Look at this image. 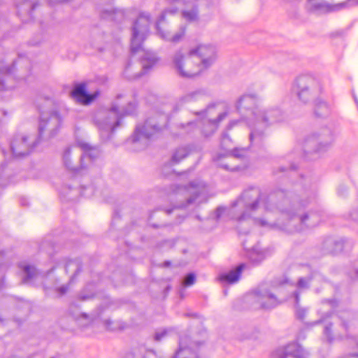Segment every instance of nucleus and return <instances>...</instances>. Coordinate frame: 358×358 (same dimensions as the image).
I'll list each match as a JSON object with an SVG mask.
<instances>
[{"instance_id":"nucleus-1","label":"nucleus","mask_w":358,"mask_h":358,"mask_svg":"<svg viewBox=\"0 0 358 358\" xmlns=\"http://www.w3.org/2000/svg\"><path fill=\"white\" fill-rule=\"evenodd\" d=\"M285 199L287 201H284L282 206L278 207L280 217L276 222L271 223L264 219H255V223L260 227L293 234L315 227L322 221L321 213L304 211L315 199V194L312 191L303 189L299 194L287 193Z\"/></svg>"},{"instance_id":"nucleus-2","label":"nucleus","mask_w":358,"mask_h":358,"mask_svg":"<svg viewBox=\"0 0 358 358\" xmlns=\"http://www.w3.org/2000/svg\"><path fill=\"white\" fill-rule=\"evenodd\" d=\"M137 101L127 94H118L108 110L97 111L93 118L100 136L103 141L110 139L115 129L122 124V119L136 114Z\"/></svg>"},{"instance_id":"nucleus-3","label":"nucleus","mask_w":358,"mask_h":358,"mask_svg":"<svg viewBox=\"0 0 358 358\" xmlns=\"http://www.w3.org/2000/svg\"><path fill=\"white\" fill-rule=\"evenodd\" d=\"M287 193L282 189H277L265 194L261 192L260 189L256 187H251L243 191L241 196L234 202L232 210L236 206L243 208L241 214L236 217L237 221L245 220L250 216V213L256 210L261 203L266 211H278L279 206H282L285 199Z\"/></svg>"},{"instance_id":"nucleus-4","label":"nucleus","mask_w":358,"mask_h":358,"mask_svg":"<svg viewBox=\"0 0 358 358\" xmlns=\"http://www.w3.org/2000/svg\"><path fill=\"white\" fill-rule=\"evenodd\" d=\"M206 194L204 182L192 181L187 185H172L169 195L171 200L176 201L174 208H183L192 204L201 203Z\"/></svg>"},{"instance_id":"nucleus-5","label":"nucleus","mask_w":358,"mask_h":358,"mask_svg":"<svg viewBox=\"0 0 358 358\" xmlns=\"http://www.w3.org/2000/svg\"><path fill=\"white\" fill-rule=\"evenodd\" d=\"M284 118V113L278 107L260 110L250 127V141L251 144L261 146L266 137L267 127L282 122Z\"/></svg>"},{"instance_id":"nucleus-6","label":"nucleus","mask_w":358,"mask_h":358,"mask_svg":"<svg viewBox=\"0 0 358 358\" xmlns=\"http://www.w3.org/2000/svg\"><path fill=\"white\" fill-rule=\"evenodd\" d=\"M166 125L167 117L164 115L150 117L143 125H137L130 139L131 142L136 145L134 150L146 148L148 141L157 137Z\"/></svg>"},{"instance_id":"nucleus-7","label":"nucleus","mask_w":358,"mask_h":358,"mask_svg":"<svg viewBox=\"0 0 358 358\" xmlns=\"http://www.w3.org/2000/svg\"><path fill=\"white\" fill-rule=\"evenodd\" d=\"M287 283V280L273 281L271 290L265 285H262L254 291L255 300L262 308L270 309L276 307L287 299L284 294V285Z\"/></svg>"},{"instance_id":"nucleus-8","label":"nucleus","mask_w":358,"mask_h":358,"mask_svg":"<svg viewBox=\"0 0 358 358\" xmlns=\"http://www.w3.org/2000/svg\"><path fill=\"white\" fill-rule=\"evenodd\" d=\"M334 141V135L329 128H322L319 131L308 136L303 143V159H315L320 152L327 150Z\"/></svg>"},{"instance_id":"nucleus-9","label":"nucleus","mask_w":358,"mask_h":358,"mask_svg":"<svg viewBox=\"0 0 358 358\" xmlns=\"http://www.w3.org/2000/svg\"><path fill=\"white\" fill-rule=\"evenodd\" d=\"M300 101L307 103L322 92V87L320 82L314 77L303 75L299 76L293 87Z\"/></svg>"},{"instance_id":"nucleus-10","label":"nucleus","mask_w":358,"mask_h":358,"mask_svg":"<svg viewBox=\"0 0 358 358\" xmlns=\"http://www.w3.org/2000/svg\"><path fill=\"white\" fill-rule=\"evenodd\" d=\"M151 16L148 13H141L132 27L131 52L135 54L142 49L143 42L149 34Z\"/></svg>"},{"instance_id":"nucleus-11","label":"nucleus","mask_w":358,"mask_h":358,"mask_svg":"<svg viewBox=\"0 0 358 358\" xmlns=\"http://www.w3.org/2000/svg\"><path fill=\"white\" fill-rule=\"evenodd\" d=\"M259 97L256 94H245L237 101L236 109L250 128L260 110L258 103Z\"/></svg>"},{"instance_id":"nucleus-12","label":"nucleus","mask_w":358,"mask_h":358,"mask_svg":"<svg viewBox=\"0 0 358 358\" xmlns=\"http://www.w3.org/2000/svg\"><path fill=\"white\" fill-rule=\"evenodd\" d=\"M173 62L178 73L183 78H194L205 70L198 64L194 56H190L189 53L185 57L180 50L175 54Z\"/></svg>"},{"instance_id":"nucleus-13","label":"nucleus","mask_w":358,"mask_h":358,"mask_svg":"<svg viewBox=\"0 0 358 358\" xmlns=\"http://www.w3.org/2000/svg\"><path fill=\"white\" fill-rule=\"evenodd\" d=\"M62 118L57 111H52L48 114L41 113L38 125V137L40 138L45 131L50 132V136L55 135L60 128Z\"/></svg>"},{"instance_id":"nucleus-14","label":"nucleus","mask_w":358,"mask_h":358,"mask_svg":"<svg viewBox=\"0 0 358 358\" xmlns=\"http://www.w3.org/2000/svg\"><path fill=\"white\" fill-rule=\"evenodd\" d=\"M189 55L194 56L201 67L206 69L215 61L216 50L211 45H200L190 50Z\"/></svg>"},{"instance_id":"nucleus-15","label":"nucleus","mask_w":358,"mask_h":358,"mask_svg":"<svg viewBox=\"0 0 358 358\" xmlns=\"http://www.w3.org/2000/svg\"><path fill=\"white\" fill-rule=\"evenodd\" d=\"M38 141L31 144L28 143V137L22 135H17L10 143V150L14 157H24L29 155L34 150Z\"/></svg>"},{"instance_id":"nucleus-16","label":"nucleus","mask_w":358,"mask_h":358,"mask_svg":"<svg viewBox=\"0 0 358 358\" xmlns=\"http://www.w3.org/2000/svg\"><path fill=\"white\" fill-rule=\"evenodd\" d=\"M78 145L83 151L80 160L81 166L83 167L84 175L88 169H91L93 162L99 157L100 150L97 147L92 146L90 143L86 142H79Z\"/></svg>"},{"instance_id":"nucleus-17","label":"nucleus","mask_w":358,"mask_h":358,"mask_svg":"<svg viewBox=\"0 0 358 358\" xmlns=\"http://www.w3.org/2000/svg\"><path fill=\"white\" fill-rule=\"evenodd\" d=\"M178 12L177 8H168L165 9L162 14L160 15L158 21L156 23V29L157 30L158 34L164 40L171 41L172 42L176 43L181 40V38L184 36L185 31H186V27L184 25H182L180 27L179 31L174 34L173 36H171L169 33H166L163 31L159 25L162 22H163L165 20V17L166 15H174Z\"/></svg>"},{"instance_id":"nucleus-18","label":"nucleus","mask_w":358,"mask_h":358,"mask_svg":"<svg viewBox=\"0 0 358 358\" xmlns=\"http://www.w3.org/2000/svg\"><path fill=\"white\" fill-rule=\"evenodd\" d=\"M323 247L327 252L337 255L342 252L350 251L352 248V243L343 238L336 239L329 237L324 241Z\"/></svg>"},{"instance_id":"nucleus-19","label":"nucleus","mask_w":358,"mask_h":358,"mask_svg":"<svg viewBox=\"0 0 358 358\" xmlns=\"http://www.w3.org/2000/svg\"><path fill=\"white\" fill-rule=\"evenodd\" d=\"M246 150L243 148H234L226 154H218L213 157V161L217 162V165L225 170L234 171L236 167L229 166V160L232 158L242 159L245 156Z\"/></svg>"},{"instance_id":"nucleus-20","label":"nucleus","mask_w":358,"mask_h":358,"mask_svg":"<svg viewBox=\"0 0 358 358\" xmlns=\"http://www.w3.org/2000/svg\"><path fill=\"white\" fill-rule=\"evenodd\" d=\"M71 96L76 101L82 104H89L94 99V96L87 92L85 83L76 85L71 92Z\"/></svg>"},{"instance_id":"nucleus-21","label":"nucleus","mask_w":358,"mask_h":358,"mask_svg":"<svg viewBox=\"0 0 358 358\" xmlns=\"http://www.w3.org/2000/svg\"><path fill=\"white\" fill-rule=\"evenodd\" d=\"M227 115V112L225 111L220 113L216 119L205 118L203 120L202 134L206 137L212 135L217 130L218 124L223 120Z\"/></svg>"},{"instance_id":"nucleus-22","label":"nucleus","mask_w":358,"mask_h":358,"mask_svg":"<svg viewBox=\"0 0 358 358\" xmlns=\"http://www.w3.org/2000/svg\"><path fill=\"white\" fill-rule=\"evenodd\" d=\"M245 267L244 264H240L234 270L228 273H222L219 276V280L222 283L234 284L237 282L241 277L242 271Z\"/></svg>"},{"instance_id":"nucleus-23","label":"nucleus","mask_w":358,"mask_h":358,"mask_svg":"<svg viewBox=\"0 0 358 358\" xmlns=\"http://www.w3.org/2000/svg\"><path fill=\"white\" fill-rule=\"evenodd\" d=\"M71 148H66L62 154V160L65 167L71 171L74 175H83V167L81 165L79 167H76L73 165L71 159Z\"/></svg>"},{"instance_id":"nucleus-24","label":"nucleus","mask_w":358,"mask_h":358,"mask_svg":"<svg viewBox=\"0 0 358 358\" xmlns=\"http://www.w3.org/2000/svg\"><path fill=\"white\" fill-rule=\"evenodd\" d=\"M15 69V64L11 66H0V85L2 89L8 90L13 87V85H7L6 82L13 80V72Z\"/></svg>"},{"instance_id":"nucleus-25","label":"nucleus","mask_w":358,"mask_h":358,"mask_svg":"<svg viewBox=\"0 0 358 358\" xmlns=\"http://www.w3.org/2000/svg\"><path fill=\"white\" fill-rule=\"evenodd\" d=\"M353 315L350 311H345L341 313L338 315V318L341 320V326L344 329L345 334L343 335L336 334V337L339 339L348 338H349V322L352 319Z\"/></svg>"},{"instance_id":"nucleus-26","label":"nucleus","mask_w":358,"mask_h":358,"mask_svg":"<svg viewBox=\"0 0 358 358\" xmlns=\"http://www.w3.org/2000/svg\"><path fill=\"white\" fill-rule=\"evenodd\" d=\"M65 271L66 273L72 272L73 275L70 279V282H72L75 277L81 271L82 264L80 259H71L66 262L64 266Z\"/></svg>"},{"instance_id":"nucleus-27","label":"nucleus","mask_w":358,"mask_h":358,"mask_svg":"<svg viewBox=\"0 0 358 358\" xmlns=\"http://www.w3.org/2000/svg\"><path fill=\"white\" fill-rule=\"evenodd\" d=\"M19 267L23 271L24 276L23 277V282L24 283H31L35 279L38 273L36 268L31 265H27L24 262L19 264Z\"/></svg>"},{"instance_id":"nucleus-28","label":"nucleus","mask_w":358,"mask_h":358,"mask_svg":"<svg viewBox=\"0 0 358 358\" xmlns=\"http://www.w3.org/2000/svg\"><path fill=\"white\" fill-rule=\"evenodd\" d=\"M331 112V106L321 100H316L315 102L314 113L317 117H327Z\"/></svg>"},{"instance_id":"nucleus-29","label":"nucleus","mask_w":358,"mask_h":358,"mask_svg":"<svg viewBox=\"0 0 358 358\" xmlns=\"http://www.w3.org/2000/svg\"><path fill=\"white\" fill-rule=\"evenodd\" d=\"M191 152L189 146H181L178 148L173 153L171 163L176 164L179 163L181 160L187 157Z\"/></svg>"},{"instance_id":"nucleus-30","label":"nucleus","mask_w":358,"mask_h":358,"mask_svg":"<svg viewBox=\"0 0 358 358\" xmlns=\"http://www.w3.org/2000/svg\"><path fill=\"white\" fill-rule=\"evenodd\" d=\"M206 95V92L203 90H197L194 92L187 93L180 98V102L181 104L196 101Z\"/></svg>"},{"instance_id":"nucleus-31","label":"nucleus","mask_w":358,"mask_h":358,"mask_svg":"<svg viewBox=\"0 0 358 358\" xmlns=\"http://www.w3.org/2000/svg\"><path fill=\"white\" fill-rule=\"evenodd\" d=\"M348 5L357 6L358 0H347L346 1L340 3H338L336 5H333V6H329L326 3H320V4L315 6V8L320 9V8H323L325 7V8H327V10L328 11H336V10H341V9L346 7Z\"/></svg>"},{"instance_id":"nucleus-32","label":"nucleus","mask_w":358,"mask_h":358,"mask_svg":"<svg viewBox=\"0 0 358 358\" xmlns=\"http://www.w3.org/2000/svg\"><path fill=\"white\" fill-rule=\"evenodd\" d=\"M157 58L153 55H148L146 57L141 58L142 71L131 78H138L143 74L146 73L157 62Z\"/></svg>"},{"instance_id":"nucleus-33","label":"nucleus","mask_w":358,"mask_h":358,"mask_svg":"<svg viewBox=\"0 0 358 358\" xmlns=\"http://www.w3.org/2000/svg\"><path fill=\"white\" fill-rule=\"evenodd\" d=\"M182 15L187 21L195 22L199 18V10L197 6H194L191 10H185L182 12Z\"/></svg>"},{"instance_id":"nucleus-34","label":"nucleus","mask_w":358,"mask_h":358,"mask_svg":"<svg viewBox=\"0 0 358 358\" xmlns=\"http://www.w3.org/2000/svg\"><path fill=\"white\" fill-rule=\"evenodd\" d=\"M298 346L296 344H289L283 349V355H279L280 358H299Z\"/></svg>"},{"instance_id":"nucleus-35","label":"nucleus","mask_w":358,"mask_h":358,"mask_svg":"<svg viewBox=\"0 0 358 358\" xmlns=\"http://www.w3.org/2000/svg\"><path fill=\"white\" fill-rule=\"evenodd\" d=\"M332 326H333L332 323H329V324H326L324 328V331H323L324 335L325 336L327 341L329 343H332L335 339V338L333 336Z\"/></svg>"},{"instance_id":"nucleus-36","label":"nucleus","mask_w":358,"mask_h":358,"mask_svg":"<svg viewBox=\"0 0 358 358\" xmlns=\"http://www.w3.org/2000/svg\"><path fill=\"white\" fill-rule=\"evenodd\" d=\"M312 276L300 278L297 282V287L299 289H307L309 287V284L312 280Z\"/></svg>"},{"instance_id":"nucleus-37","label":"nucleus","mask_w":358,"mask_h":358,"mask_svg":"<svg viewBox=\"0 0 358 358\" xmlns=\"http://www.w3.org/2000/svg\"><path fill=\"white\" fill-rule=\"evenodd\" d=\"M107 13H108V17H110V19L111 20H121L122 18L124 17V12L121 10H110V11H107Z\"/></svg>"},{"instance_id":"nucleus-38","label":"nucleus","mask_w":358,"mask_h":358,"mask_svg":"<svg viewBox=\"0 0 358 358\" xmlns=\"http://www.w3.org/2000/svg\"><path fill=\"white\" fill-rule=\"evenodd\" d=\"M95 189L93 185H88L87 187H81V194L85 197L90 198L94 194Z\"/></svg>"},{"instance_id":"nucleus-39","label":"nucleus","mask_w":358,"mask_h":358,"mask_svg":"<svg viewBox=\"0 0 358 358\" xmlns=\"http://www.w3.org/2000/svg\"><path fill=\"white\" fill-rule=\"evenodd\" d=\"M195 281V275L194 273H189L184 279L183 284L185 286H190L194 284Z\"/></svg>"},{"instance_id":"nucleus-40","label":"nucleus","mask_w":358,"mask_h":358,"mask_svg":"<svg viewBox=\"0 0 358 358\" xmlns=\"http://www.w3.org/2000/svg\"><path fill=\"white\" fill-rule=\"evenodd\" d=\"M3 257V252H0V262L1 261V259ZM5 265L3 263L0 262V287L2 285L3 280L4 278V270H5Z\"/></svg>"},{"instance_id":"nucleus-41","label":"nucleus","mask_w":358,"mask_h":358,"mask_svg":"<svg viewBox=\"0 0 358 358\" xmlns=\"http://www.w3.org/2000/svg\"><path fill=\"white\" fill-rule=\"evenodd\" d=\"M306 313V310L304 308H299L296 310V315L297 318L301 320H303L304 319Z\"/></svg>"},{"instance_id":"nucleus-42","label":"nucleus","mask_w":358,"mask_h":358,"mask_svg":"<svg viewBox=\"0 0 358 358\" xmlns=\"http://www.w3.org/2000/svg\"><path fill=\"white\" fill-rule=\"evenodd\" d=\"M24 4L26 5L27 7L28 8L29 15L31 16L32 11L34 10V8L37 6V4L28 2L27 0L24 1Z\"/></svg>"},{"instance_id":"nucleus-43","label":"nucleus","mask_w":358,"mask_h":358,"mask_svg":"<svg viewBox=\"0 0 358 358\" xmlns=\"http://www.w3.org/2000/svg\"><path fill=\"white\" fill-rule=\"evenodd\" d=\"M167 332L166 330H163L161 332H157L155 335V340L156 341H159L166 335Z\"/></svg>"},{"instance_id":"nucleus-44","label":"nucleus","mask_w":358,"mask_h":358,"mask_svg":"<svg viewBox=\"0 0 358 358\" xmlns=\"http://www.w3.org/2000/svg\"><path fill=\"white\" fill-rule=\"evenodd\" d=\"M224 210H225L224 208H223V207H217L216 210H215L216 218L219 219L222 216V215L224 212Z\"/></svg>"},{"instance_id":"nucleus-45","label":"nucleus","mask_w":358,"mask_h":358,"mask_svg":"<svg viewBox=\"0 0 358 358\" xmlns=\"http://www.w3.org/2000/svg\"><path fill=\"white\" fill-rule=\"evenodd\" d=\"M346 192H347V189L345 187L343 186H340L338 188V190H337V192H338V194L340 196H345V194H346Z\"/></svg>"},{"instance_id":"nucleus-46","label":"nucleus","mask_w":358,"mask_h":358,"mask_svg":"<svg viewBox=\"0 0 358 358\" xmlns=\"http://www.w3.org/2000/svg\"><path fill=\"white\" fill-rule=\"evenodd\" d=\"M68 289H69L68 285H62V286L59 287V288H57V292L61 295H63L68 291Z\"/></svg>"},{"instance_id":"nucleus-47","label":"nucleus","mask_w":358,"mask_h":358,"mask_svg":"<svg viewBox=\"0 0 358 358\" xmlns=\"http://www.w3.org/2000/svg\"><path fill=\"white\" fill-rule=\"evenodd\" d=\"M299 291H295L293 292V296L294 297V300H295V304L297 306L299 305Z\"/></svg>"},{"instance_id":"nucleus-48","label":"nucleus","mask_w":358,"mask_h":358,"mask_svg":"<svg viewBox=\"0 0 358 358\" xmlns=\"http://www.w3.org/2000/svg\"><path fill=\"white\" fill-rule=\"evenodd\" d=\"M227 141H230V138H229V135L227 134L224 133L222 137L221 145H225Z\"/></svg>"},{"instance_id":"nucleus-49","label":"nucleus","mask_w":358,"mask_h":358,"mask_svg":"<svg viewBox=\"0 0 358 358\" xmlns=\"http://www.w3.org/2000/svg\"><path fill=\"white\" fill-rule=\"evenodd\" d=\"M215 107L214 104L209 105L206 109L204 110L201 111L200 113H198V114H206L208 112H209L213 108Z\"/></svg>"},{"instance_id":"nucleus-50","label":"nucleus","mask_w":358,"mask_h":358,"mask_svg":"<svg viewBox=\"0 0 358 358\" xmlns=\"http://www.w3.org/2000/svg\"><path fill=\"white\" fill-rule=\"evenodd\" d=\"M112 323H113L112 321H110V320H106L105 321V325H106V328L108 329L113 330V329L110 328V324H112Z\"/></svg>"},{"instance_id":"nucleus-51","label":"nucleus","mask_w":358,"mask_h":358,"mask_svg":"<svg viewBox=\"0 0 358 358\" xmlns=\"http://www.w3.org/2000/svg\"><path fill=\"white\" fill-rule=\"evenodd\" d=\"M347 358H358V353L350 354Z\"/></svg>"},{"instance_id":"nucleus-52","label":"nucleus","mask_w":358,"mask_h":358,"mask_svg":"<svg viewBox=\"0 0 358 358\" xmlns=\"http://www.w3.org/2000/svg\"><path fill=\"white\" fill-rule=\"evenodd\" d=\"M355 274H356V275H355V277H352V276H351V278H352V280H357V279H358V268H357V269H355Z\"/></svg>"},{"instance_id":"nucleus-53","label":"nucleus","mask_w":358,"mask_h":358,"mask_svg":"<svg viewBox=\"0 0 358 358\" xmlns=\"http://www.w3.org/2000/svg\"><path fill=\"white\" fill-rule=\"evenodd\" d=\"M170 264H171V262H169V261H166L164 262V266H169Z\"/></svg>"},{"instance_id":"nucleus-54","label":"nucleus","mask_w":358,"mask_h":358,"mask_svg":"<svg viewBox=\"0 0 358 358\" xmlns=\"http://www.w3.org/2000/svg\"><path fill=\"white\" fill-rule=\"evenodd\" d=\"M80 298H81V299H82V300H85V299H89V298H90V296H85V295H82V296H80Z\"/></svg>"},{"instance_id":"nucleus-55","label":"nucleus","mask_w":358,"mask_h":358,"mask_svg":"<svg viewBox=\"0 0 358 358\" xmlns=\"http://www.w3.org/2000/svg\"><path fill=\"white\" fill-rule=\"evenodd\" d=\"M116 217H120V215H119V214H118V213H117V212H115V214H114V216H113V220H115Z\"/></svg>"},{"instance_id":"nucleus-56","label":"nucleus","mask_w":358,"mask_h":358,"mask_svg":"<svg viewBox=\"0 0 358 358\" xmlns=\"http://www.w3.org/2000/svg\"><path fill=\"white\" fill-rule=\"evenodd\" d=\"M294 168H295V167H294V165H292V166H291V169H292V176H293V175H294V174H295V172H294Z\"/></svg>"},{"instance_id":"nucleus-57","label":"nucleus","mask_w":358,"mask_h":358,"mask_svg":"<svg viewBox=\"0 0 358 358\" xmlns=\"http://www.w3.org/2000/svg\"><path fill=\"white\" fill-rule=\"evenodd\" d=\"M167 214H170L172 212V209H168L166 210Z\"/></svg>"},{"instance_id":"nucleus-58","label":"nucleus","mask_w":358,"mask_h":358,"mask_svg":"<svg viewBox=\"0 0 358 358\" xmlns=\"http://www.w3.org/2000/svg\"><path fill=\"white\" fill-rule=\"evenodd\" d=\"M234 124L235 122H230V124H229V127L231 128Z\"/></svg>"},{"instance_id":"nucleus-59","label":"nucleus","mask_w":358,"mask_h":358,"mask_svg":"<svg viewBox=\"0 0 358 358\" xmlns=\"http://www.w3.org/2000/svg\"><path fill=\"white\" fill-rule=\"evenodd\" d=\"M20 203L22 205H25V201H24V199H21Z\"/></svg>"},{"instance_id":"nucleus-60","label":"nucleus","mask_w":358,"mask_h":358,"mask_svg":"<svg viewBox=\"0 0 358 358\" xmlns=\"http://www.w3.org/2000/svg\"><path fill=\"white\" fill-rule=\"evenodd\" d=\"M280 171L283 172V171H285V168H284V167H282V168L280 169Z\"/></svg>"},{"instance_id":"nucleus-61","label":"nucleus","mask_w":358,"mask_h":358,"mask_svg":"<svg viewBox=\"0 0 358 358\" xmlns=\"http://www.w3.org/2000/svg\"><path fill=\"white\" fill-rule=\"evenodd\" d=\"M128 69H129V66H127V69H126V70H125V71H124V73H126V71L128 70Z\"/></svg>"},{"instance_id":"nucleus-62","label":"nucleus","mask_w":358,"mask_h":358,"mask_svg":"<svg viewBox=\"0 0 358 358\" xmlns=\"http://www.w3.org/2000/svg\"><path fill=\"white\" fill-rule=\"evenodd\" d=\"M194 124V122H189V123H188V124H189V125H190V124Z\"/></svg>"},{"instance_id":"nucleus-63","label":"nucleus","mask_w":358,"mask_h":358,"mask_svg":"<svg viewBox=\"0 0 358 358\" xmlns=\"http://www.w3.org/2000/svg\"><path fill=\"white\" fill-rule=\"evenodd\" d=\"M0 321H1V319L0 318Z\"/></svg>"},{"instance_id":"nucleus-64","label":"nucleus","mask_w":358,"mask_h":358,"mask_svg":"<svg viewBox=\"0 0 358 358\" xmlns=\"http://www.w3.org/2000/svg\"><path fill=\"white\" fill-rule=\"evenodd\" d=\"M52 358H55V357H52Z\"/></svg>"}]
</instances>
